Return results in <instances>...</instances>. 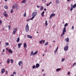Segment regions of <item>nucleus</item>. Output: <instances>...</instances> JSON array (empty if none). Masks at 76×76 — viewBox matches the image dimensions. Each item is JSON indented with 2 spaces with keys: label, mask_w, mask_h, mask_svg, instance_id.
Returning a JSON list of instances; mask_svg holds the SVG:
<instances>
[{
  "label": "nucleus",
  "mask_w": 76,
  "mask_h": 76,
  "mask_svg": "<svg viewBox=\"0 0 76 76\" xmlns=\"http://www.w3.org/2000/svg\"><path fill=\"white\" fill-rule=\"evenodd\" d=\"M37 11L36 10H35L34 12H33L32 14V17L30 19V20H32L34 18H35V16L37 15Z\"/></svg>",
  "instance_id": "1"
},
{
  "label": "nucleus",
  "mask_w": 76,
  "mask_h": 76,
  "mask_svg": "<svg viewBox=\"0 0 76 76\" xmlns=\"http://www.w3.org/2000/svg\"><path fill=\"white\" fill-rule=\"evenodd\" d=\"M29 31V26L27 24L26 26V32H28Z\"/></svg>",
  "instance_id": "2"
},
{
  "label": "nucleus",
  "mask_w": 76,
  "mask_h": 76,
  "mask_svg": "<svg viewBox=\"0 0 76 76\" xmlns=\"http://www.w3.org/2000/svg\"><path fill=\"white\" fill-rule=\"evenodd\" d=\"M18 65L20 66H22V68L23 67L22 66H23V63L22 62V61H20L18 62Z\"/></svg>",
  "instance_id": "3"
},
{
  "label": "nucleus",
  "mask_w": 76,
  "mask_h": 76,
  "mask_svg": "<svg viewBox=\"0 0 76 76\" xmlns=\"http://www.w3.org/2000/svg\"><path fill=\"white\" fill-rule=\"evenodd\" d=\"M64 50L65 51H66L68 50V49H69V47L68 46L66 45V46H65L64 48Z\"/></svg>",
  "instance_id": "4"
},
{
  "label": "nucleus",
  "mask_w": 76,
  "mask_h": 76,
  "mask_svg": "<svg viewBox=\"0 0 76 76\" xmlns=\"http://www.w3.org/2000/svg\"><path fill=\"white\" fill-rule=\"evenodd\" d=\"M56 16V14L53 13L51 14L50 17L49 18V19H50L52 18V17H54V16Z\"/></svg>",
  "instance_id": "5"
},
{
  "label": "nucleus",
  "mask_w": 76,
  "mask_h": 76,
  "mask_svg": "<svg viewBox=\"0 0 76 76\" xmlns=\"http://www.w3.org/2000/svg\"><path fill=\"white\" fill-rule=\"evenodd\" d=\"M65 41H66V42H69V38L67 37V38L66 39H65Z\"/></svg>",
  "instance_id": "6"
},
{
  "label": "nucleus",
  "mask_w": 76,
  "mask_h": 76,
  "mask_svg": "<svg viewBox=\"0 0 76 76\" xmlns=\"http://www.w3.org/2000/svg\"><path fill=\"white\" fill-rule=\"evenodd\" d=\"M22 45V44L21 43H20L18 44V48H20V46H21Z\"/></svg>",
  "instance_id": "7"
},
{
  "label": "nucleus",
  "mask_w": 76,
  "mask_h": 76,
  "mask_svg": "<svg viewBox=\"0 0 76 76\" xmlns=\"http://www.w3.org/2000/svg\"><path fill=\"white\" fill-rule=\"evenodd\" d=\"M5 72V69H2L1 70V73H2V74L4 73Z\"/></svg>",
  "instance_id": "8"
},
{
  "label": "nucleus",
  "mask_w": 76,
  "mask_h": 76,
  "mask_svg": "<svg viewBox=\"0 0 76 76\" xmlns=\"http://www.w3.org/2000/svg\"><path fill=\"white\" fill-rule=\"evenodd\" d=\"M39 67V64H36V68H38Z\"/></svg>",
  "instance_id": "9"
},
{
  "label": "nucleus",
  "mask_w": 76,
  "mask_h": 76,
  "mask_svg": "<svg viewBox=\"0 0 76 76\" xmlns=\"http://www.w3.org/2000/svg\"><path fill=\"white\" fill-rule=\"evenodd\" d=\"M23 45L24 48H26L27 47V46L26 45V43H24Z\"/></svg>",
  "instance_id": "10"
},
{
  "label": "nucleus",
  "mask_w": 76,
  "mask_h": 76,
  "mask_svg": "<svg viewBox=\"0 0 76 76\" xmlns=\"http://www.w3.org/2000/svg\"><path fill=\"white\" fill-rule=\"evenodd\" d=\"M27 37L28 38H29L32 39V36H31V35H28Z\"/></svg>",
  "instance_id": "11"
},
{
  "label": "nucleus",
  "mask_w": 76,
  "mask_h": 76,
  "mask_svg": "<svg viewBox=\"0 0 76 76\" xmlns=\"http://www.w3.org/2000/svg\"><path fill=\"white\" fill-rule=\"evenodd\" d=\"M56 4H59L60 3V1L59 0H56Z\"/></svg>",
  "instance_id": "12"
},
{
  "label": "nucleus",
  "mask_w": 76,
  "mask_h": 76,
  "mask_svg": "<svg viewBox=\"0 0 76 76\" xmlns=\"http://www.w3.org/2000/svg\"><path fill=\"white\" fill-rule=\"evenodd\" d=\"M26 3V0H24L21 2V3Z\"/></svg>",
  "instance_id": "13"
},
{
  "label": "nucleus",
  "mask_w": 76,
  "mask_h": 76,
  "mask_svg": "<svg viewBox=\"0 0 76 76\" xmlns=\"http://www.w3.org/2000/svg\"><path fill=\"white\" fill-rule=\"evenodd\" d=\"M8 51L10 53H13V51H12V50L11 49H10L9 50H8Z\"/></svg>",
  "instance_id": "14"
},
{
  "label": "nucleus",
  "mask_w": 76,
  "mask_h": 76,
  "mask_svg": "<svg viewBox=\"0 0 76 76\" xmlns=\"http://www.w3.org/2000/svg\"><path fill=\"white\" fill-rule=\"evenodd\" d=\"M63 32H66V27H64V28Z\"/></svg>",
  "instance_id": "15"
},
{
  "label": "nucleus",
  "mask_w": 76,
  "mask_h": 76,
  "mask_svg": "<svg viewBox=\"0 0 76 76\" xmlns=\"http://www.w3.org/2000/svg\"><path fill=\"white\" fill-rule=\"evenodd\" d=\"M38 51H36V52H34L33 54V56H35V54H37V53H38Z\"/></svg>",
  "instance_id": "16"
},
{
  "label": "nucleus",
  "mask_w": 76,
  "mask_h": 76,
  "mask_svg": "<svg viewBox=\"0 0 76 76\" xmlns=\"http://www.w3.org/2000/svg\"><path fill=\"white\" fill-rule=\"evenodd\" d=\"M9 62H10V59L9 58L7 59V64H9Z\"/></svg>",
  "instance_id": "17"
},
{
  "label": "nucleus",
  "mask_w": 76,
  "mask_h": 76,
  "mask_svg": "<svg viewBox=\"0 0 76 76\" xmlns=\"http://www.w3.org/2000/svg\"><path fill=\"white\" fill-rule=\"evenodd\" d=\"M5 9H8V7H7V5H5L4 7Z\"/></svg>",
  "instance_id": "18"
},
{
  "label": "nucleus",
  "mask_w": 76,
  "mask_h": 76,
  "mask_svg": "<svg viewBox=\"0 0 76 76\" xmlns=\"http://www.w3.org/2000/svg\"><path fill=\"white\" fill-rule=\"evenodd\" d=\"M76 7V4H75L72 7L73 8H75Z\"/></svg>",
  "instance_id": "19"
},
{
  "label": "nucleus",
  "mask_w": 76,
  "mask_h": 76,
  "mask_svg": "<svg viewBox=\"0 0 76 76\" xmlns=\"http://www.w3.org/2000/svg\"><path fill=\"white\" fill-rule=\"evenodd\" d=\"M7 13L6 11H4L3 13V15H7Z\"/></svg>",
  "instance_id": "20"
},
{
  "label": "nucleus",
  "mask_w": 76,
  "mask_h": 76,
  "mask_svg": "<svg viewBox=\"0 0 76 76\" xmlns=\"http://www.w3.org/2000/svg\"><path fill=\"white\" fill-rule=\"evenodd\" d=\"M44 9V7H43L42 6L40 8V10H42Z\"/></svg>",
  "instance_id": "21"
},
{
  "label": "nucleus",
  "mask_w": 76,
  "mask_h": 76,
  "mask_svg": "<svg viewBox=\"0 0 76 76\" xmlns=\"http://www.w3.org/2000/svg\"><path fill=\"white\" fill-rule=\"evenodd\" d=\"M17 28H15L14 29V31L15 32H16L17 31Z\"/></svg>",
  "instance_id": "22"
},
{
  "label": "nucleus",
  "mask_w": 76,
  "mask_h": 76,
  "mask_svg": "<svg viewBox=\"0 0 76 76\" xmlns=\"http://www.w3.org/2000/svg\"><path fill=\"white\" fill-rule=\"evenodd\" d=\"M61 70L60 68H58L56 69V72H58V71H60V70Z\"/></svg>",
  "instance_id": "23"
},
{
  "label": "nucleus",
  "mask_w": 76,
  "mask_h": 76,
  "mask_svg": "<svg viewBox=\"0 0 76 76\" xmlns=\"http://www.w3.org/2000/svg\"><path fill=\"white\" fill-rule=\"evenodd\" d=\"M42 41H43V40H42L41 41H40L39 42V44H42Z\"/></svg>",
  "instance_id": "24"
},
{
  "label": "nucleus",
  "mask_w": 76,
  "mask_h": 76,
  "mask_svg": "<svg viewBox=\"0 0 76 76\" xmlns=\"http://www.w3.org/2000/svg\"><path fill=\"white\" fill-rule=\"evenodd\" d=\"M48 25V23H47V21H45V26H47Z\"/></svg>",
  "instance_id": "25"
},
{
  "label": "nucleus",
  "mask_w": 76,
  "mask_h": 76,
  "mask_svg": "<svg viewBox=\"0 0 76 76\" xmlns=\"http://www.w3.org/2000/svg\"><path fill=\"white\" fill-rule=\"evenodd\" d=\"M19 41V37L18 38L17 40V42H18Z\"/></svg>",
  "instance_id": "26"
},
{
  "label": "nucleus",
  "mask_w": 76,
  "mask_h": 76,
  "mask_svg": "<svg viewBox=\"0 0 76 76\" xmlns=\"http://www.w3.org/2000/svg\"><path fill=\"white\" fill-rule=\"evenodd\" d=\"M68 26V23H66L65 24V25H64V26H66L67 27Z\"/></svg>",
  "instance_id": "27"
},
{
  "label": "nucleus",
  "mask_w": 76,
  "mask_h": 76,
  "mask_svg": "<svg viewBox=\"0 0 76 76\" xmlns=\"http://www.w3.org/2000/svg\"><path fill=\"white\" fill-rule=\"evenodd\" d=\"M10 61H11V63L12 64L13 63V59H10Z\"/></svg>",
  "instance_id": "28"
},
{
  "label": "nucleus",
  "mask_w": 76,
  "mask_h": 76,
  "mask_svg": "<svg viewBox=\"0 0 76 76\" xmlns=\"http://www.w3.org/2000/svg\"><path fill=\"white\" fill-rule=\"evenodd\" d=\"M73 7H71V9H70V11H72L73 9Z\"/></svg>",
  "instance_id": "29"
},
{
  "label": "nucleus",
  "mask_w": 76,
  "mask_h": 76,
  "mask_svg": "<svg viewBox=\"0 0 76 76\" xmlns=\"http://www.w3.org/2000/svg\"><path fill=\"white\" fill-rule=\"evenodd\" d=\"M34 52H33V51H32L31 53V54L30 55V56H32L34 54Z\"/></svg>",
  "instance_id": "30"
},
{
  "label": "nucleus",
  "mask_w": 76,
  "mask_h": 76,
  "mask_svg": "<svg viewBox=\"0 0 76 76\" xmlns=\"http://www.w3.org/2000/svg\"><path fill=\"white\" fill-rule=\"evenodd\" d=\"M48 44V42H47L45 43V46H46V45H47Z\"/></svg>",
  "instance_id": "31"
},
{
  "label": "nucleus",
  "mask_w": 76,
  "mask_h": 76,
  "mask_svg": "<svg viewBox=\"0 0 76 76\" xmlns=\"http://www.w3.org/2000/svg\"><path fill=\"white\" fill-rule=\"evenodd\" d=\"M15 8L17 10H18L19 9V7L18 6L17 7H15Z\"/></svg>",
  "instance_id": "32"
},
{
  "label": "nucleus",
  "mask_w": 76,
  "mask_h": 76,
  "mask_svg": "<svg viewBox=\"0 0 76 76\" xmlns=\"http://www.w3.org/2000/svg\"><path fill=\"white\" fill-rule=\"evenodd\" d=\"M12 9H15V7L14 6H13L12 7Z\"/></svg>",
  "instance_id": "33"
},
{
  "label": "nucleus",
  "mask_w": 76,
  "mask_h": 76,
  "mask_svg": "<svg viewBox=\"0 0 76 76\" xmlns=\"http://www.w3.org/2000/svg\"><path fill=\"white\" fill-rule=\"evenodd\" d=\"M4 16L5 17H6V18H7V14H5L4 15Z\"/></svg>",
  "instance_id": "34"
},
{
  "label": "nucleus",
  "mask_w": 76,
  "mask_h": 76,
  "mask_svg": "<svg viewBox=\"0 0 76 76\" xmlns=\"http://www.w3.org/2000/svg\"><path fill=\"white\" fill-rule=\"evenodd\" d=\"M26 13H25L24 14V17H26Z\"/></svg>",
  "instance_id": "35"
},
{
  "label": "nucleus",
  "mask_w": 76,
  "mask_h": 76,
  "mask_svg": "<svg viewBox=\"0 0 76 76\" xmlns=\"http://www.w3.org/2000/svg\"><path fill=\"white\" fill-rule=\"evenodd\" d=\"M9 29L10 30L11 28V27L10 26H8Z\"/></svg>",
  "instance_id": "36"
},
{
  "label": "nucleus",
  "mask_w": 76,
  "mask_h": 76,
  "mask_svg": "<svg viewBox=\"0 0 76 76\" xmlns=\"http://www.w3.org/2000/svg\"><path fill=\"white\" fill-rule=\"evenodd\" d=\"M33 69H35V65H33L32 66Z\"/></svg>",
  "instance_id": "37"
},
{
  "label": "nucleus",
  "mask_w": 76,
  "mask_h": 76,
  "mask_svg": "<svg viewBox=\"0 0 76 76\" xmlns=\"http://www.w3.org/2000/svg\"><path fill=\"white\" fill-rule=\"evenodd\" d=\"M15 34H16V31H13V35H15Z\"/></svg>",
  "instance_id": "38"
},
{
  "label": "nucleus",
  "mask_w": 76,
  "mask_h": 76,
  "mask_svg": "<svg viewBox=\"0 0 76 76\" xmlns=\"http://www.w3.org/2000/svg\"><path fill=\"white\" fill-rule=\"evenodd\" d=\"M65 60V58H62V61L63 62V61H64V60Z\"/></svg>",
  "instance_id": "39"
},
{
  "label": "nucleus",
  "mask_w": 76,
  "mask_h": 76,
  "mask_svg": "<svg viewBox=\"0 0 76 76\" xmlns=\"http://www.w3.org/2000/svg\"><path fill=\"white\" fill-rule=\"evenodd\" d=\"M16 72L15 71H14L13 72V75H15V74H16Z\"/></svg>",
  "instance_id": "40"
},
{
  "label": "nucleus",
  "mask_w": 76,
  "mask_h": 76,
  "mask_svg": "<svg viewBox=\"0 0 76 76\" xmlns=\"http://www.w3.org/2000/svg\"><path fill=\"white\" fill-rule=\"evenodd\" d=\"M76 65V63L75 62L74 64H73V66H74Z\"/></svg>",
  "instance_id": "41"
},
{
  "label": "nucleus",
  "mask_w": 76,
  "mask_h": 76,
  "mask_svg": "<svg viewBox=\"0 0 76 76\" xmlns=\"http://www.w3.org/2000/svg\"><path fill=\"white\" fill-rule=\"evenodd\" d=\"M13 10L11 9V13H13Z\"/></svg>",
  "instance_id": "42"
},
{
  "label": "nucleus",
  "mask_w": 76,
  "mask_h": 76,
  "mask_svg": "<svg viewBox=\"0 0 76 76\" xmlns=\"http://www.w3.org/2000/svg\"><path fill=\"white\" fill-rule=\"evenodd\" d=\"M70 72H68L67 75H70Z\"/></svg>",
  "instance_id": "43"
},
{
  "label": "nucleus",
  "mask_w": 76,
  "mask_h": 76,
  "mask_svg": "<svg viewBox=\"0 0 76 76\" xmlns=\"http://www.w3.org/2000/svg\"><path fill=\"white\" fill-rule=\"evenodd\" d=\"M57 50H56L54 51V52L55 53H57Z\"/></svg>",
  "instance_id": "44"
},
{
  "label": "nucleus",
  "mask_w": 76,
  "mask_h": 76,
  "mask_svg": "<svg viewBox=\"0 0 76 76\" xmlns=\"http://www.w3.org/2000/svg\"><path fill=\"white\" fill-rule=\"evenodd\" d=\"M63 36H64V34H62L61 35V37H63Z\"/></svg>",
  "instance_id": "45"
},
{
  "label": "nucleus",
  "mask_w": 76,
  "mask_h": 76,
  "mask_svg": "<svg viewBox=\"0 0 76 76\" xmlns=\"http://www.w3.org/2000/svg\"><path fill=\"white\" fill-rule=\"evenodd\" d=\"M6 45H9V43H6Z\"/></svg>",
  "instance_id": "46"
},
{
  "label": "nucleus",
  "mask_w": 76,
  "mask_h": 76,
  "mask_svg": "<svg viewBox=\"0 0 76 76\" xmlns=\"http://www.w3.org/2000/svg\"><path fill=\"white\" fill-rule=\"evenodd\" d=\"M17 6H18V4H15V7H17Z\"/></svg>",
  "instance_id": "47"
},
{
  "label": "nucleus",
  "mask_w": 76,
  "mask_h": 76,
  "mask_svg": "<svg viewBox=\"0 0 76 76\" xmlns=\"http://www.w3.org/2000/svg\"><path fill=\"white\" fill-rule=\"evenodd\" d=\"M2 23V22H1V21L0 20V25H1Z\"/></svg>",
  "instance_id": "48"
},
{
  "label": "nucleus",
  "mask_w": 76,
  "mask_h": 76,
  "mask_svg": "<svg viewBox=\"0 0 76 76\" xmlns=\"http://www.w3.org/2000/svg\"><path fill=\"white\" fill-rule=\"evenodd\" d=\"M74 28V26H72V29L73 30Z\"/></svg>",
  "instance_id": "49"
},
{
  "label": "nucleus",
  "mask_w": 76,
  "mask_h": 76,
  "mask_svg": "<svg viewBox=\"0 0 76 76\" xmlns=\"http://www.w3.org/2000/svg\"><path fill=\"white\" fill-rule=\"evenodd\" d=\"M58 46L57 47V48H56V50H58Z\"/></svg>",
  "instance_id": "50"
},
{
  "label": "nucleus",
  "mask_w": 76,
  "mask_h": 76,
  "mask_svg": "<svg viewBox=\"0 0 76 76\" xmlns=\"http://www.w3.org/2000/svg\"><path fill=\"white\" fill-rule=\"evenodd\" d=\"M42 14H44V11H43L42 13H41V15H42Z\"/></svg>",
  "instance_id": "51"
},
{
  "label": "nucleus",
  "mask_w": 76,
  "mask_h": 76,
  "mask_svg": "<svg viewBox=\"0 0 76 76\" xmlns=\"http://www.w3.org/2000/svg\"><path fill=\"white\" fill-rule=\"evenodd\" d=\"M6 50H7V51H9V48H6Z\"/></svg>",
  "instance_id": "52"
},
{
  "label": "nucleus",
  "mask_w": 76,
  "mask_h": 76,
  "mask_svg": "<svg viewBox=\"0 0 76 76\" xmlns=\"http://www.w3.org/2000/svg\"><path fill=\"white\" fill-rule=\"evenodd\" d=\"M52 2H50V3H49V4L50 5L51 3H52Z\"/></svg>",
  "instance_id": "53"
},
{
  "label": "nucleus",
  "mask_w": 76,
  "mask_h": 76,
  "mask_svg": "<svg viewBox=\"0 0 76 76\" xmlns=\"http://www.w3.org/2000/svg\"><path fill=\"white\" fill-rule=\"evenodd\" d=\"M8 73V72H7V71H6V74H7V75Z\"/></svg>",
  "instance_id": "54"
},
{
  "label": "nucleus",
  "mask_w": 76,
  "mask_h": 76,
  "mask_svg": "<svg viewBox=\"0 0 76 76\" xmlns=\"http://www.w3.org/2000/svg\"><path fill=\"white\" fill-rule=\"evenodd\" d=\"M44 10V11H46L47 10L45 8Z\"/></svg>",
  "instance_id": "55"
},
{
  "label": "nucleus",
  "mask_w": 76,
  "mask_h": 76,
  "mask_svg": "<svg viewBox=\"0 0 76 76\" xmlns=\"http://www.w3.org/2000/svg\"><path fill=\"white\" fill-rule=\"evenodd\" d=\"M64 32H63L62 34L64 35Z\"/></svg>",
  "instance_id": "56"
},
{
  "label": "nucleus",
  "mask_w": 76,
  "mask_h": 76,
  "mask_svg": "<svg viewBox=\"0 0 76 76\" xmlns=\"http://www.w3.org/2000/svg\"><path fill=\"white\" fill-rule=\"evenodd\" d=\"M37 7H38V8H39V7L38 5H37Z\"/></svg>",
  "instance_id": "57"
},
{
  "label": "nucleus",
  "mask_w": 76,
  "mask_h": 76,
  "mask_svg": "<svg viewBox=\"0 0 76 76\" xmlns=\"http://www.w3.org/2000/svg\"><path fill=\"white\" fill-rule=\"evenodd\" d=\"M49 4H46V6H49Z\"/></svg>",
  "instance_id": "58"
},
{
  "label": "nucleus",
  "mask_w": 76,
  "mask_h": 76,
  "mask_svg": "<svg viewBox=\"0 0 76 76\" xmlns=\"http://www.w3.org/2000/svg\"><path fill=\"white\" fill-rule=\"evenodd\" d=\"M10 76H14V75H13V74H12Z\"/></svg>",
  "instance_id": "59"
},
{
  "label": "nucleus",
  "mask_w": 76,
  "mask_h": 76,
  "mask_svg": "<svg viewBox=\"0 0 76 76\" xmlns=\"http://www.w3.org/2000/svg\"><path fill=\"white\" fill-rule=\"evenodd\" d=\"M45 40H43V43H45Z\"/></svg>",
  "instance_id": "60"
},
{
  "label": "nucleus",
  "mask_w": 76,
  "mask_h": 76,
  "mask_svg": "<svg viewBox=\"0 0 76 76\" xmlns=\"http://www.w3.org/2000/svg\"><path fill=\"white\" fill-rule=\"evenodd\" d=\"M71 7H73V4H71Z\"/></svg>",
  "instance_id": "61"
},
{
  "label": "nucleus",
  "mask_w": 76,
  "mask_h": 76,
  "mask_svg": "<svg viewBox=\"0 0 76 76\" xmlns=\"http://www.w3.org/2000/svg\"><path fill=\"white\" fill-rule=\"evenodd\" d=\"M27 21H29V19L27 20Z\"/></svg>",
  "instance_id": "62"
},
{
  "label": "nucleus",
  "mask_w": 76,
  "mask_h": 76,
  "mask_svg": "<svg viewBox=\"0 0 76 76\" xmlns=\"http://www.w3.org/2000/svg\"><path fill=\"white\" fill-rule=\"evenodd\" d=\"M2 51L3 52H4V49Z\"/></svg>",
  "instance_id": "63"
},
{
  "label": "nucleus",
  "mask_w": 76,
  "mask_h": 76,
  "mask_svg": "<svg viewBox=\"0 0 76 76\" xmlns=\"http://www.w3.org/2000/svg\"><path fill=\"white\" fill-rule=\"evenodd\" d=\"M44 69H42V72H44Z\"/></svg>",
  "instance_id": "64"
}]
</instances>
